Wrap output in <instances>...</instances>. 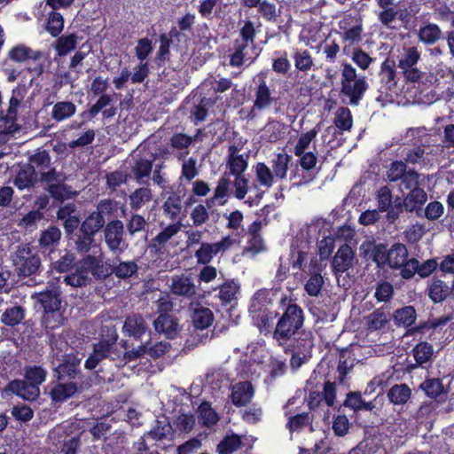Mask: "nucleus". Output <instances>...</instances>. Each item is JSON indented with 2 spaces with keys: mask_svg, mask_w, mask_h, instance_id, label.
<instances>
[{
  "mask_svg": "<svg viewBox=\"0 0 454 454\" xmlns=\"http://www.w3.org/2000/svg\"><path fill=\"white\" fill-rule=\"evenodd\" d=\"M138 266L135 261L120 262L113 266L110 264L111 275H114L119 279H126L136 275Z\"/></svg>",
  "mask_w": 454,
  "mask_h": 454,
  "instance_id": "a18cd8bd",
  "label": "nucleus"
},
{
  "mask_svg": "<svg viewBox=\"0 0 454 454\" xmlns=\"http://www.w3.org/2000/svg\"><path fill=\"white\" fill-rule=\"evenodd\" d=\"M254 395V389L250 381H241L237 383L231 391V402L236 407L247 406Z\"/></svg>",
  "mask_w": 454,
  "mask_h": 454,
  "instance_id": "6ab92c4d",
  "label": "nucleus"
},
{
  "mask_svg": "<svg viewBox=\"0 0 454 454\" xmlns=\"http://www.w3.org/2000/svg\"><path fill=\"white\" fill-rule=\"evenodd\" d=\"M195 14L192 12H186L184 16L177 20V27H173L169 30V35L176 38L179 42L180 37L184 35L185 32H191L193 25L195 24Z\"/></svg>",
  "mask_w": 454,
  "mask_h": 454,
  "instance_id": "58836bf2",
  "label": "nucleus"
},
{
  "mask_svg": "<svg viewBox=\"0 0 454 454\" xmlns=\"http://www.w3.org/2000/svg\"><path fill=\"white\" fill-rule=\"evenodd\" d=\"M27 94V88L25 85L18 86L12 91V96L10 99L9 108L5 114L1 112L0 123L6 126H13V128L20 129V126L16 123L17 120V108L20 102L23 100Z\"/></svg>",
  "mask_w": 454,
  "mask_h": 454,
  "instance_id": "f8f14e48",
  "label": "nucleus"
},
{
  "mask_svg": "<svg viewBox=\"0 0 454 454\" xmlns=\"http://www.w3.org/2000/svg\"><path fill=\"white\" fill-rule=\"evenodd\" d=\"M24 380H13L10 381L4 387V392L12 393L16 395L23 398L24 400L28 399V368H24Z\"/></svg>",
  "mask_w": 454,
  "mask_h": 454,
  "instance_id": "79ce46f5",
  "label": "nucleus"
},
{
  "mask_svg": "<svg viewBox=\"0 0 454 454\" xmlns=\"http://www.w3.org/2000/svg\"><path fill=\"white\" fill-rule=\"evenodd\" d=\"M443 205L438 200H434L421 209L419 218L425 217L429 221H436L443 215Z\"/></svg>",
  "mask_w": 454,
  "mask_h": 454,
  "instance_id": "69168bd1",
  "label": "nucleus"
},
{
  "mask_svg": "<svg viewBox=\"0 0 454 454\" xmlns=\"http://www.w3.org/2000/svg\"><path fill=\"white\" fill-rule=\"evenodd\" d=\"M333 122L340 131H349L353 126V117L349 108L339 107L335 113Z\"/></svg>",
  "mask_w": 454,
  "mask_h": 454,
  "instance_id": "603ef678",
  "label": "nucleus"
},
{
  "mask_svg": "<svg viewBox=\"0 0 454 454\" xmlns=\"http://www.w3.org/2000/svg\"><path fill=\"white\" fill-rule=\"evenodd\" d=\"M58 181L59 174L54 168L40 170V172L37 173L35 166H30V188L33 187L36 182H40L43 187H49V185L56 184Z\"/></svg>",
  "mask_w": 454,
  "mask_h": 454,
  "instance_id": "c85d7f7f",
  "label": "nucleus"
},
{
  "mask_svg": "<svg viewBox=\"0 0 454 454\" xmlns=\"http://www.w3.org/2000/svg\"><path fill=\"white\" fill-rule=\"evenodd\" d=\"M254 168L259 184L267 188L271 187L274 183V175L270 168L263 162H258Z\"/></svg>",
  "mask_w": 454,
  "mask_h": 454,
  "instance_id": "e2e57ef3",
  "label": "nucleus"
},
{
  "mask_svg": "<svg viewBox=\"0 0 454 454\" xmlns=\"http://www.w3.org/2000/svg\"><path fill=\"white\" fill-rule=\"evenodd\" d=\"M395 62L393 59H387L384 60L380 67V77L382 82L386 83L388 88L395 85Z\"/></svg>",
  "mask_w": 454,
  "mask_h": 454,
  "instance_id": "6e6d98bb",
  "label": "nucleus"
},
{
  "mask_svg": "<svg viewBox=\"0 0 454 454\" xmlns=\"http://www.w3.org/2000/svg\"><path fill=\"white\" fill-rule=\"evenodd\" d=\"M44 189L50 193L53 200L59 202L74 198L77 195L76 192L71 190V186L62 183L51 184V185L44 187Z\"/></svg>",
  "mask_w": 454,
  "mask_h": 454,
  "instance_id": "49530a36",
  "label": "nucleus"
},
{
  "mask_svg": "<svg viewBox=\"0 0 454 454\" xmlns=\"http://www.w3.org/2000/svg\"><path fill=\"white\" fill-rule=\"evenodd\" d=\"M242 445L241 438L238 434L226 435L217 445L219 454H232Z\"/></svg>",
  "mask_w": 454,
  "mask_h": 454,
  "instance_id": "4d7b16f0",
  "label": "nucleus"
},
{
  "mask_svg": "<svg viewBox=\"0 0 454 454\" xmlns=\"http://www.w3.org/2000/svg\"><path fill=\"white\" fill-rule=\"evenodd\" d=\"M420 59V52L415 46L404 47L400 56L397 67L402 70L416 66Z\"/></svg>",
  "mask_w": 454,
  "mask_h": 454,
  "instance_id": "5fc2aeb1",
  "label": "nucleus"
},
{
  "mask_svg": "<svg viewBox=\"0 0 454 454\" xmlns=\"http://www.w3.org/2000/svg\"><path fill=\"white\" fill-rule=\"evenodd\" d=\"M419 388L422 390L425 395L433 400L446 395L448 390L445 388L442 380L440 378L427 377L419 385Z\"/></svg>",
  "mask_w": 454,
  "mask_h": 454,
  "instance_id": "b1692460",
  "label": "nucleus"
},
{
  "mask_svg": "<svg viewBox=\"0 0 454 454\" xmlns=\"http://www.w3.org/2000/svg\"><path fill=\"white\" fill-rule=\"evenodd\" d=\"M417 366L426 368L429 365L434 356L433 345L427 341H420L411 350Z\"/></svg>",
  "mask_w": 454,
  "mask_h": 454,
  "instance_id": "bb28decb",
  "label": "nucleus"
},
{
  "mask_svg": "<svg viewBox=\"0 0 454 454\" xmlns=\"http://www.w3.org/2000/svg\"><path fill=\"white\" fill-rule=\"evenodd\" d=\"M98 215L100 216L104 224H106V221L116 220V213L118 211V202L111 199L101 200L94 210Z\"/></svg>",
  "mask_w": 454,
  "mask_h": 454,
  "instance_id": "f704fd0d",
  "label": "nucleus"
},
{
  "mask_svg": "<svg viewBox=\"0 0 454 454\" xmlns=\"http://www.w3.org/2000/svg\"><path fill=\"white\" fill-rule=\"evenodd\" d=\"M79 373V362L74 360H64L54 370V376L58 380H74Z\"/></svg>",
  "mask_w": 454,
  "mask_h": 454,
  "instance_id": "2f4dec72",
  "label": "nucleus"
},
{
  "mask_svg": "<svg viewBox=\"0 0 454 454\" xmlns=\"http://www.w3.org/2000/svg\"><path fill=\"white\" fill-rule=\"evenodd\" d=\"M76 112V106L71 101H59L51 110V117L56 121H62L72 117Z\"/></svg>",
  "mask_w": 454,
  "mask_h": 454,
  "instance_id": "a19ab883",
  "label": "nucleus"
},
{
  "mask_svg": "<svg viewBox=\"0 0 454 454\" xmlns=\"http://www.w3.org/2000/svg\"><path fill=\"white\" fill-rule=\"evenodd\" d=\"M104 239L107 248L115 254H121L127 247L124 239V224L121 220H112L104 228Z\"/></svg>",
  "mask_w": 454,
  "mask_h": 454,
  "instance_id": "0eeeda50",
  "label": "nucleus"
},
{
  "mask_svg": "<svg viewBox=\"0 0 454 454\" xmlns=\"http://www.w3.org/2000/svg\"><path fill=\"white\" fill-rule=\"evenodd\" d=\"M367 247L368 248L364 250V255L366 256L367 254L371 252L370 258L376 263L377 267L382 269L386 265H388V249L385 244L369 242Z\"/></svg>",
  "mask_w": 454,
  "mask_h": 454,
  "instance_id": "cd10ccee",
  "label": "nucleus"
},
{
  "mask_svg": "<svg viewBox=\"0 0 454 454\" xmlns=\"http://www.w3.org/2000/svg\"><path fill=\"white\" fill-rule=\"evenodd\" d=\"M153 160L140 158L135 160L131 166V173L135 181L138 184H147L145 178H148L153 172Z\"/></svg>",
  "mask_w": 454,
  "mask_h": 454,
  "instance_id": "c756f323",
  "label": "nucleus"
},
{
  "mask_svg": "<svg viewBox=\"0 0 454 454\" xmlns=\"http://www.w3.org/2000/svg\"><path fill=\"white\" fill-rule=\"evenodd\" d=\"M229 151L228 171L224 172V174H229V176L244 175L248 166L247 160L242 154L236 153L238 149L234 145L230 146Z\"/></svg>",
  "mask_w": 454,
  "mask_h": 454,
  "instance_id": "aec40b11",
  "label": "nucleus"
},
{
  "mask_svg": "<svg viewBox=\"0 0 454 454\" xmlns=\"http://www.w3.org/2000/svg\"><path fill=\"white\" fill-rule=\"evenodd\" d=\"M417 35L421 43L433 45L442 37V32L438 25L427 22L420 26Z\"/></svg>",
  "mask_w": 454,
  "mask_h": 454,
  "instance_id": "a878e982",
  "label": "nucleus"
},
{
  "mask_svg": "<svg viewBox=\"0 0 454 454\" xmlns=\"http://www.w3.org/2000/svg\"><path fill=\"white\" fill-rule=\"evenodd\" d=\"M388 266L391 269L400 268L408 259V249L404 244L395 243L388 249Z\"/></svg>",
  "mask_w": 454,
  "mask_h": 454,
  "instance_id": "4c0bfd02",
  "label": "nucleus"
},
{
  "mask_svg": "<svg viewBox=\"0 0 454 454\" xmlns=\"http://www.w3.org/2000/svg\"><path fill=\"white\" fill-rule=\"evenodd\" d=\"M61 237L60 230L56 226H50L42 231L39 238V247L42 253H51L54 247L59 244Z\"/></svg>",
  "mask_w": 454,
  "mask_h": 454,
  "instance_id": "412c9836",
  "label": "nucleus"
},
{
  "mask_svg": "<svg viewBox=\"0 0 454 454\" xmlns=\"http://www.w3.org/2000/svg\"><path fill=\"white\" fill-rule=\"evenodd\" d=\"M163 215L176 221L182 210V198L177 192H171L162 205Z\"/></svg>",
  "mask_w": 454,
  "mask_h": 454,
  "instance_id": "72a5a7b5",
  "label": "nucleus"
},
{
  "mask_svg": "<svg viewBox=\"0 0 454 454\" xmlns=\"http://www.w3.org/2000/svg\"><path fill=\"white\" fill-rule=\"evenodd\" d=\"M389 402L395 405L405 404L411 396V389L407 384H395L387 391Z\"/></svg>",
  "mask_w": 454,
  "mask_h": 454,
  "instance_id": "473e14b6",
  "label": "nucleus"
},
{
  "mask_svg": "<svg viewBox=\"0 0 454 454\" xmlns=\"http://www.w3.org/2000/svg\"><path fill=\"white\" fill-rule=\"evenodd\" d=\"M26 310L21 306H13L7 309L2 315V322L8 326L20 324L25 317Z\"/></svg>",
  "mask_w": 454,
  "mask_h": 454,
  "instance_id": "13d9d810",
  "label": "nucleus"
},
{
  "mask_svg": "<svg viewBox=\"0 0 454 454\" xmlns=\"http://www.w3.org/2000/svg\"><path fill=\"white\" fill-rule=\"evenodd\" d=\"M77 271L91 274L98 280H104L111 276L110 263L103 261L99 255L87 254L77 262Z\"/></svg>",
  "mask_w": 454,
  "mask_h": 454,
  "instance_id": "6e6552de",
  "label": "nucleus"
},
{
  "mask_svg": "<svg viewBox=\"0 0 454 454\" xmlns=\"http://www.w3.org/2000/svg\"><path fill=\"white\" fill-rule=\"evenodd\" d=\"M427 200V194L423 188L411 189L403 200L404 210L407 213H415L416 216L420 217L421 209Z\"/></svg>",
  "mask_w": 454,
  "mask_h": 454,
  "instance_id": "a211bd4d",
  "label": "nucleus"
},
{
  "mask_svg": "<svg viewBox=\"0 0 454 454\" xmlns=\"http://www.w3.org/2000/svg\"><path fill=\"white\" fill-rule=\"evenodd\" d=\"M388 321V317L382 309H375L366 317L367 328L370 331L383 329Z\"/></svg>",
  "mask_w": 454,
  "mask_h": 454,
  "instance_id": "bf43d9fd",
  "label": "nucleus"
},
{
  "mask_svg": "<svg viewBox=\"0 0 454 454\" xmlns=\"http://www.w3.org/2000/svg\"><path fill=\"white\" fill-rule=\"evenodd\" d=\"M356 261L355 251L348 244L341 245L332 260V268L335 275H341L351 269Z\"/></svg>",
  "mask_w": 454,
  "mask_h": 454,
  "instance_id": "9b49d317",
  "label": "nucleus"
},
{
  "mask_svg": "<svg viewBox=\"0 0 454 454\" xmlns=\"http://www.w3.org/2000/svg\"><path fill=\"white\" fill-rule=\"evenodd\" d=\"M286 347V345L284 346ZM314 347V337L310 331H299L291 340L286 344V350L297 352L304 356H310Z\"/></svg>",
  "mask_w": 454,
  "mask_h": 454,
  "instance_id": "ddd939ff",
  "label": "nucleus"
},
{
  "mask_svg": "<svg viewBox=\"0 0 454 454\" xmlns=\"http://www.w3.org/2000/svg\"><path fill=\"white\" fill-rule=\"evenodd\" d=\"M96 234L79 227L75 233V248L79 253H88L95 244Z\"/></svg>",
  "mask_w": 454,
  "mask_h": 454,
  "instance_id": "37998d69",
  "label": "nucleus"
},
{
  "mask_svg": "<svg viewBox=\"0 0 454 454\" xmlns=\"http://www.w3.org/2000/svg\"><path fill=\"white\" fill-rule=\"evenodd\" d=\"M191 318L196 329L208 328L214 322V314L209 308L202 306L200 302L191 303Z\"/></svg>",
  "mask_w": 454,
  "mask_h": 454,
  "instance_id": "f3484780",
  "label": "nucleus"
},
{
  "mask_svg": "<svg viewBox=\"0 0 454 454\" xmlns=\"http://www.w3.org/2000/svg\"><path fill=\"white\" fill-rule=\"evenodd\" d=\"M292 156L287 153H278L271 160L272 173L279 179H285L287 175Z\"/></svg>",
  "mask_w": 454,
  "mask_h": 454,
  "instance_id": "c03bdc74",
  "label": "nucleus"
},
{
  "mask_svg": "<svg viewBox=\"0 0 454 454\" xmlns=\"http://www.w3.org/2000/svg\"><path fill=\"white\" fill-rule=\"evenodd\" d=\"M294 67L297 70L307 73L314 66V59L310 52L304 49H296L293 54Z\"/></svg>",
  "mask_w": 454,
  "mask_h": 454,
  "instance_id": "8fccbe9b",
  "label": "nucleus"
},
{
  "mask_svg": "<svg viewBox=\"0 0 454 454\" xmlns=\"http://www.w3.org/2000/svg\"><path fill=\"white\" fill-rule=\"evenodd\" d=\"M377 5L381 9L378 14L379 21L385 27H390L396 20L398 11L395 0H376Z\"/></svg>",
  "mask_w": 454,
  "mask_h": 454,
  "instance_id": "393cba45",
  "label": "nucleus"
},
{
  "mask_svg": "<svg viewBox=\"0 0 454 454\" xmlns=\"http://www.w3.org/2000/svg\"><path fill=\"white\" fill-rule=\"evenodd\" d=\"M417 313L412 306H404L394 313V319L396 325L409 327L414 324Z\"/></svg>",
  "mask_w": 454,
  "mask_h": 454,
  "instance_id": "864d4df0",
  "label": "nucleus"
},
{
  "mask_svg": "<svg viewBox=\"0 0 454 454\" xmlns=\"http://www.w3.org/2000/svg\"><path fill=\"white\" fill-rule=\"evenodd\" d=\"M77 391V385L74 382L59 383L51 388L50 394L52 402L63 403L74 395Z\"/></svg>",
  "mask_w": 454,
  "mask_h": 454,
  "instance_id": "c9c22d12",
  "label": "nucleus"
},
{
  "mask_svg": "<svg viewBox=\"0 0 454 454\" xmlns=\"http://www.w3.org/2000/svg\"><path fill=\"white\" fill-rule=\"evenodd\" d=\"M13 263L20 276H27L28 272V248L20 247L12 257Z\"/></svg>",
  "mask_w": 454,
  "mask_h": 454,
  "instance_id": "680f3d73",
  "label": "nucleus"
},
{
  "mask_svg": "<svg viewBox=\"0 0 454 454\" xmlns=\"http://www.w3.org/2000/svg\"><path fill=\"white\" fill-rule=\"evenodd\" d=\"M409 170L403 160H393L387 170V177L390 183H395L402 179L403 175Z\"/></svg>",
  "mask_w": 454,
  "mask_h": 454,
  "instance_id": "338daca9",
  "label": "nucleus"
},
{
  "mask_svg": "<svg viewBox=\"0 0 454 454\" xmlns=\"http://www.w3.org/2000/svg\"><path fill=\"white\" fill-rule=\"evenodd\" d=\"M53 42L52 47L58 57H65L72 51L75 50L78 43V35L75 33L59 35Z\"/></svg>",
  "mask_w": 454,
  "mask_h": 454,
  "instance_id": "4be33fe9",
  "label": "nucleus"
},
{
  "mask_svg": "<svg viewBox=\"0 0 454 454\" xmlns=\"http://www.w3.org/2000/svg\"><path fill=\"white\" fill-rule=\"evenodd\" d=\"M277 314L278 320L274 321L270 334L280 346H285L302 330L305 315L301 307L286 295L279 301Z\"/></svg>",
  "mask_w": 454,
  "mask_h": 454,
  "instance_id": "f03ea898",
  "label": "nucleus"
},
{
  "mask_svg": "<svg viewBox=\"0 0 454 454\" xmlns=\"http://www.w3.org/2000/svg\"><path fill=\"white\" fill-rule=\"evenodd\" d=\"M317 129H312L301 133L294 147L293 153L299 159L294 166L292 165L290 179L294 181L292 187H301L312 183L319 172L317 169L318 161L317 154L312 151H307L311 142L317 135Z\"/></svg>",
  "mask_w": 454,
  "mask_h": 454,
  "instance_id": "f257e3e1",
  "label": "nucleus"
},
{
  "mask_svg": "<svg viewBox=\"0 0 454 454\" xmlns=\"http://www.w3.org/2000/svg\"><path fill=\"white\" fill-rule=\"evenodd\" d=\"M314 420L309 412H301L290 416L286 423V428L290 433L300 432L308 426H311Z\"/></svg>",
  "mask_w": 454,
  "mask_h": 454,
  "instance_id": "de8ad7c7",
  "label": "nucleus"
},
{
  "mask_svg": "<svg viewBox=\"0 0 454 454\" xmlns=\"http://www.w3.org/2000/svg\"><path fill=\"white\" fill-rule=\"evenodd\" d=\"M256 30L253 21L247 20L244 21L239 29V37L233 40L229 52V64L233 67H240L247 61L254 62L258 53L255 51Z\"/></svg>",
  "mask_w": 454,
  "mask_h": 454,
  "instance_id": "20e7f679",
  "label": "nucleus"
},
{
  "mask_svg": "<svg viewBox=\"0 0 454 454\" xmlns=\"http://www.w3.org/2000/svg\"><path fill=\"white\" fill-rule=\"evenodd\" d=\"M153 325L156 332L163 333L171 340L176 338L181 331L178 319L173 315H159Z\"/></svg>",
  "mask_w": 454,
  "mask_h": 454,
  "instance_id": "2eb2a0df",
  "label": "nucleus"
},
{
  "mask_svg": "<svg viewBox=\"0 0 454 454\" xmlns=\"http://www.w3.org/2000/svg\"><path fill=\"white\" fill-rule=\"evenodd\" d=\"M340 95L348 98L350 106H356L363 99L369 88L366 77L357 76L356 69L348 62L343 61L340 65Z\"/></svg>",
  "mask_w": 454,
  "mask_h": 454,
  "instance_id": "423d86ee",
  "label": "nucleus"
},
{
  "mask_svg": "<svg viewBox=\"0 0 454 454\" xmlns=\"http://www.w3.org/2000/svg\"><path fill=\"white\" fill-rule=\"evenodd\" d=\"M49 63L48 55L43 51H32L30 50V73L36 76L41 75L47 64Z\"/></svg>",
  "mask_w": 454,
  "mask_h": 454,
  "instance_id": "052dcab7",
  "label": "nucleus"
},
{
  "mask_svg": "<svg viewBox=\"0 0 454 454\" xmlns=\"http://www.w3.org/2000/svg\"><path fill=\"white\" fill-rule=\"evenodd\" d=\"M313 309L317 320L322 322H333L337 316L336 306L330 297L323 299Z\"/></svg>",
  "mask_w": 454,
  "mask_h": 454,
  "instance_id": "7c9ffc66",
  "label": "nucleus"
},
{
  "mask_svg": "<svg viewBox=\"0 0 454 454\" xmlns=\"http://www.w3.org/2000/svg\"><path fill=\"white\" fill-rule=\"evenodd\" d=\"M64 24L63 15L56 11H51L48 13L44 28L52 37H58L64 29Z\"/></svg>",
  "mask_w": 454,
  "mask_h": 454,
  "instance_id": "ea45409f",
  "label": "nucleus"
},
{
  "mask_svg": "<svg viewBox=\"0 0 454 454\" xmlns=\"http://www.w3.org/2000/svg\"><path fill=\"white\" fill-rule=\"evenodd\" d=\"M147 330L146 322L141 315L131 314L126 317L122 326V332L125 336L140 340Z\"/></svg>",
  "mask_w": 454,
  "mask_h": 454,
  "instance_id": "dca6fc26",
  "label": "nucleus"
},
{
  "mask_svg": "<svg viewBox=\"0 0 454 454\" xmlns=\"http://www.w3.org/2000/svg\"><path fill=\"white\" fill-rule=\"evenodd\" d=\"M394 295V287L390 282L381 280L376 284L374 297L378 302H387Z\"/></svg>",
  "mask_w": 454,
  "mask_h": 454,
  "instance_id": "774afa93",
  "label": "nucleus"
},
{
  "mask_svg": "<svg viewBox=\"0 0 454 454\" xmlns=\"http://www.w3.org/2000/svg\"><path fill=\"white\" fill-rule=\"evenodd\" d=\"M273 296L270 291L260 289L254 294L249 306L253 324L264 335L270 334L278 317V311L273 308Z\"/></svg>",
  "mask_w": 454,
  "mask_h": 454,
  "instance_id": "39448f33",
  "label": "nucleus"
},
{
  "mask_svg": "<svg viewBox=\"0 0 454 454\" xmlns=\"http://www.w3.org/2000/svg\"><path fill=\"white\" fill-rule=\"evenodd\" d=\"M198 418L202 426L211 427L218 423L220 417L209 402H202L198 408Z\"/></svg>",
  "mask_w": 454,
  "mask_h": 454,
  "instance_id": "e433bc0d",
  "label": "nucleus"
},
{
  "mask_svg": "<svg viewBox=\"0 0 454 454\" xmlns=\"http://www.w3.org/2000/svg\"><path fill=\"white\" fill-rule=\"evenodd\" d=\"M35 300V308L43 310L42 325L49 330H55L64 325L66 320L61 311V294L58 287L46 286L30 296Z\"/></svg>",
  "mask_w": 454,
  "mask_h": 454,
  "instance_id": "7ed1b4c3",
  "label": "nucleus"
},
{
  "mask_svg": "<svg viewBox=\"0 0 454 454\" xmlns=\"http://www.w3.org/2000/svg\"><path fill=\"white\" fill-rule=\"evenodd\" d=\"M170 292L176 296L191 299L196 294V286L189 275H176L171 279Z\"/></svg>",
  "mask_w": 454,
  "mask_h": 454,
  "instance_id": "4468645a",
  "label": "nucleus"
},
{
  "mask_svg": "<svg viewBox=\"0 0 454 454\" xmlns=\"http://www.w3.org/2000/svg\"><path fill=\"white\" fill-rule=\"evenodd\" d=\"M427 294L433 303H442L450 297L449 286L440 278H433L427 288Z\"/></svg>",
  "mask_w": 454,
  "mask_h": 454,
  "instance_id": "5701e85b",
  "label": "nucleus"
},
{
  "mask_svg": "<svg viewBox=\"0 0 454 454\" xmlns=\"http://www.w3.org/2000/svg\"><path fill=\"white\" fill-rule=\"evenodd\" d=\"M175 430L167 418L163 419H157L156 424L147 434L154 440H163L171 438L174 435Z\"/></svg>",
  "mask_w": 454,
  "mask_h": 454,
  "instance_id": "09e8293b",
  "label": "nucleus"
},
{
  "mask_svg": "<svg viewBox=\"0 0 454 454\" xmlns=\"http://www.w3.org/2000/svg\"><path fill=\"white\" fill-rule=\"evenodd\" d=\"M153 199L152 190L148 187L136 189L129 195V206L134 211L140 209L146 202Z\"/></svg>",
  "mask_w": 454,
  "mask_h": 454,
  "instance_id": "3c124183",
  "label": "nucleus"
},
{
  "mask_svg": "<svg viewBox=\"0 0 454 454\" xmlns=\"http://www.w3.org/2000/svg\"><path fill=\"white\" fill-rule=\"evenodd\" d=\"M275 54L278 56L272 59V70L280 75L287 74L291 69V62L288 59L287 52L286 51H275Z\"/></svg>",
  "mask_w": 454,
  "mask_h": 454,
  "instance_id": "0e129e2a",
  "label": "nucleus"
},
{
  "mask_svg": "<svg viewBox=\"0 0 454 454\" xmlns=\"http://www.w3.org/2000/svg\"><path fill=\"white\" fill-rule=\"evenodd\" d=\"M336 398L335 382L326 380L323 385V391L309 389L307 398L308 407L313 411L319 407L324 401L327 406H333Z\"/></svg>",
  "mask_w": 454,
  "mask_h": 454,
  "instance_id": "9d476101",
  "label": "nucleus"
},
{
  "mask_svg": "<svg viewBox=\"0 0 454 454\" xmlns=\"http://www.w3.org/2000/svg\"><path fill=\"white\" fill-rule=\"evenodd\" d=\"M254 97L255 98L254 101V105L252 108L249 111H247V114L245 117L247 120L254 119L256 116V110H265L269 108L274 101V98L271 95V90L270 87L267 85L265 77L263 76L260 77L259 83L254 89Z\"/></svg>",
  "mask_w": 454,
  "mask_h": 454,
  "instance_id": "1a4fd4ad",
  "label": "nucleus"
}]
</instances>
